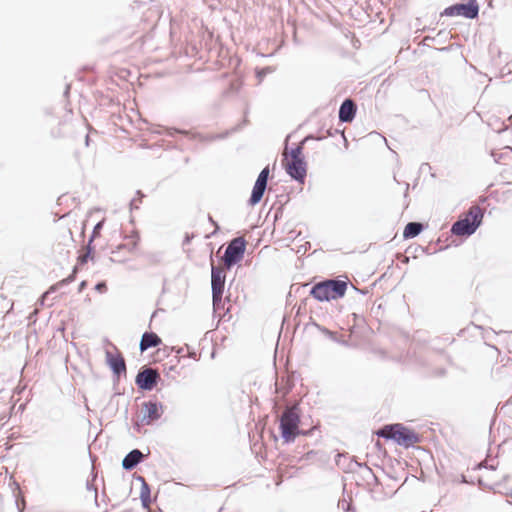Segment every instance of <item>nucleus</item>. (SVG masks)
Returning a JSON list of instances; mask_svg holds the SVG:
<instances>
[{"mask_svg":"<svg viewBox=\"0 0 512 512\" xmlns=\"http://www.w3.org/2000/svg\"><path fill=\"white\" fill-rule=\"evenodd\" d=\"M347 282L339 279H328L315 284L310 295L318 301H330L342 298L347 290Z\"/></svg>","mask_w":512,"mask_h":512,"instance_id":"nucleus-1","label":"nucleus"},{"mask_svg":"<svg viewBox=\"0 0 512 512\" xmlns=\"http://www.w3.org/2000/svg\"><path fill=\"white\" fill-rule=\"evenodd\" d=\"M377 435L385 439L394 440L398 445H402L406 448L420 441V437L417 433L402 424L386 425L378 430Z\"/></svg>","mask_w":512,"mask_h":512,"instance_id":"nucleus-2","label":"nucleus"},{"mask_svg":"<svg viewBox=\"0 0 512 512\" xmlns=\"http://www.w3.org/2000/svg\"><path fill=\"white\" fill-rule=\"evenodd\" d=\"M483 216L484 211L480 206H471L464 218L453 223L451 227L452 234L457 236H470L474 234L482 224Z\"/></svg>","mask_w":512,"mask_h":512,"instance_id":"nucleus-3","label":"nucleus"},{"mask_svg":"<svg viewBox=\"0 0 512 512\" xmlns=\"http://www.w3.org/2000/svg\"><path fill=\"white\" fill-rule=\"evenodd\" d=\"M300 415L297 412V406L286 407L280 417L281 437L285 443L294 442L300 434H306L299 429Z\"/></svg>","mask_w":512,"mask_h":512,"instance_id":"nucleus-4","label":"nucleus"},{"mask_svg":"<svg viewBox=\"0 0 512 512\" xmlns=\"http://www.w3.org/2000/svg\"><path fill=\"white\" fill-rule=\"evenodd\" d=\"M245 249L246 240L243 237H236L228 243L222 258L226 269H230L243 259Z\"/></svg>","mask_w":512,"mask_h":512,"instance_id":"nucleus-5","label":"nucleus"},{"mask_svg":"<svg viewBox=\"0 0 512 512\" xmlns=\"http://www.w3.org/2000/svg\"><path fill=\"white\" fill-rule=\"evenodd\" d=\"M479 14V5L476 0H469L467 3H457L444 9L441 15L454 17L463 16L467 19H475Z\"/></svg>","mask_w":512,"mask_h":512,"instance_id":"nucleus-6","label":"nucleus"},{"mask_svg":"<svg viewBox=\"0 0 512 512\" xmlns=\"http://www.w3.org/2000/svg\"><path fill=\"white\" fill-rule=\"evenodd\" d=\"M160 380V374L154 368L144 366L142 367L136 378L135 383L139 389L144 391H151Z\"/></svg>","mask_w":512,"mask_h":512,"instance_id":"nucleus-7","label":"nucleus"},{"mask_svg":"<svg viewBox=\"0 0 512 512\" xmlns=\"http://www.w3.org/2000/svg\"><path fill=\"white\" fill-rule=\"evenodd\" d=\"M269 178V167H265L258 175L256 182L253 186L252 193L249 199V204L254 206L258 204L267 188V182Z\"/></svg>","mask_w":512,"mask_h":512,"instance_id":"nucleus-8","label":"nucleus"},{"mask_svg":"<svg viewBox=\"0 0 512 512\" xmlns=\"http://www.w3.org/2000/svg\"><path fill=\"white\" fill-rule=\"evenodd\" d=\"M286 173L295 181L303 184L307 175L305 159L290 160L285 165Z\"/></svg>","mask_w":512,"mask_h":512,"instance_id":"nucleus-9","label":"nucleus"},{"mask_svg":"<svg viewBox=\"0 0 512 512\" xmlns=\"http://www.w3.org/2000/svg\"><path fill=\"white\" fill-rule=\"evenodd\" d=\"M225 280H226V273H225L224 268L212 265V267H211V289H212V294H215L216 297L219 295H223Z\"/></svg>","mask_w":512,"mask_h":512,"instance_id":"nucleus-10","label":"nucleus"},{"mask_svg":"<svg viewBox=\"0 0 512 512\" xmlns=\"http://www.w3.org/2000/svg\"><path fill=\"white\" fill-rule=\"evenodd\" d=\"M163 406L155 401H147L143 403V421L149 424L161 418Z\"/></svg>","mask_w":512,"mask_h":512,"instance_id":"nucleus-11","label":"nucleus"},{"mask_svg":"<svg viewBox=\"0 0 512 512\" xmlns=\"http://www.w3.org/2000/svg\"><path fill=\"white\" fill-rule=\"evenodd\" d=\"M106 361L110 369L116 376H120L126 373V363L123 356L120 353L114 355L110 351H106Z\"/></svg>","mask_w":512,"mask_h":512,"instance_id":"nucleus-12","label":"nucleus"},{"mask_svg":"<svg viewBox=\"0 0 512 512\" xmlns=\"http://www.w3.org/2000/svg\"><path fill=\"white\" fill-rule=\"evenodd\" d=\"M357 106L351 99H345L339 108L338 117L340 122L349 123L351 122L356 114Z\"/></svg>","mask_w":512,"mask_h":512,"instance_id":"nucleus-13","label":"nucleus"},{"mask_svg":"<svg viewBox=\"0 0 512 512\" xmlns=\"http://www.w3.org/2000/svg\"><path fill=\"white\" fill-rule=\"evenodd\" d=\"M143 458L144 455L139 449H133L122 460V467L126 471H131L142 462Z\"/></svg>","mask_w":512,"mask_h":512,"instance_id":"nucleus-14","label":"nucleus"},{"mask_svg":"<svg viewBox=\"0 0 512 512\" xmlns=\"http://www.w3.org/2000/svg\"><path fill=\"white\" fill-rule=\"evenodd\" d=\"M161 338L154 332H145L140 340L139 348L141 352L149 348L157 347L161 344Z\"/></svg>","mask_w":512,"mask_h":512,"instance_id":"nucleus-15","label":"nucleus"},{"mask_svg":"<svg viewBox=\"0 0 512 512\" xmlns=\"http://www.w3.org/2000/svg\"><path fill=\"white\" fill-rule=\"evenodd\" d=\"M423 224L420 222H409L403 231L404 239H411L418 236L423 231Z\"/></svg>","mask_w":512,"mask_h":512,"instance_id":"nucleus-16","label":"nucleus"},{"mask_svg":"<svg viewBox=\"0 0 512 512\" xmlns=\"http://www.w3.org/2000/svg\"><path fill=\"white\" fill-rule=\"evenodd\" d=\"M137 479L141 482L140 500L142 502V506L144 508H148L151 504L150 487L144 477L139 476Z\"/></svg>","mask_w":512,"mask_h":512,"instance_id":"nucleus-17","label":"nucleus"},{"mask_svg":"<svg viewBox=\"0 0 512 512\" xmlns=\"http://www.w3.org/2000/svg\"><path fill=\"white\" fill-rule=\"evenodd\" d=\"M77 272H78V267L75 266L73 268L72 273L67 278L59 281L58 283H56L55 285H53L49 288V290L43 295V299L46 298L50 293L55 292L57 289L73 282L75 280V276H76Z\"/></svg>","mask_w":512,"mask_h":512,"instance_id":"nucleus-18","label":"nucleus"},{"mask_svg":"<svg viewBox=\"0 0 512 512\" xmlns=\"http://www.w3.org/2000/svg\"><path fill=\"white\" fill-rule=\"evenodd\" d=\"M229 132L224 134H210V135H202L199 133H190L189 138L193 140H199L201 142H212L215 140L223 139L228 135Z\"/></svg>","mask_w":512,"mask_h":512,"instance_id":"nucleus-19","label":"nucleus"},{"mask_svg":"<svg viewBox=\"0 0 512 512\" xmlns=\"http://www.w3.org/2000/svg\"><path fill=\"white\" fill-rule=\"evenodd\" d=\"M308 139H310V136L306 137V138H305V139L300 143V145H298L297 147L293 148V149L290 151V158H291V160L304 159V157L302 156L303 144H304Z\"/></svg>","mask_w":512,"mask_h":512,"instance_id":"nucleus-20","label":"nucleus"},{"mask_svg":"<svg viewBox=\"0 0 512 512\" xmlns=\"http://www.w3.org/2000/svg\"><path fill=\"white\" fill-rule=\"evenodd\" d=\"M128 238L130 241L127 244L119 245L118 249L127 248L129 250V252H133L136 249L138 240H139L138 235L133 234V235L129 236Z\"/></svg>","mask_w":512,"mask_h":512,"instance_id":"nucleus-21","label":"nucleus"},{"mask_svg":"<svg viewBox=\"0 0 512 512\" xmlns=\"http://www.w3.org/2000/svg\"><path fill=\"white\" fill-rule=\"evenodd\" d=\"M86 248H87L86 253H85V254H83V255H80V256L78 257V264H80V265H83V264L87 263L88 259H92V260H93V256H92V250H93V248H92V244L87 243V247H86Z\"/></svg>","mask_w":512,"mask_h":512,"instance_id":"nucleus-22","label":"nucleus"},{"mask_svg":"<svg viewBox=\"0 0 512 512\" xmlns=\"http://www.w3.org/2000/svg\"><path fill=\"white\" fill-rule=\"evenodd\" d=\"M222 296L223 295H219L216 297L215 294H212L213 309L215 313L224 307Z\"/></svg>","mask_w":512,"mask_h":512,"instance_id":"nucleus-23","label":"nucleus"},{"mask_svg":"<svg viewBox=\"0 0 512 512\" xmlns=\"http://www.w3.org/2000/svg\"><path fill=\"white\" fill-rule=\"evenodd\" d=\"M166 132V135L169 136V137H174L175 134L179 133V134H182V135H186V136H190V132L187 131V130H179V129H176V128H167L165 130Z\"/></svg>","mask_w":512,"mask_h":512,"instance_id":"nucleus-24","label":"nucleus"},{"mask_svg":"<svg viewBox=\"0 0 512 512\" xmlns=\"http://www.w3.org/2000/svg\"><path fill=\"white\" fill-rule=\"evenodd\" d=\"M102 226H103V222H102V221L98 222V223L94 226V229H93L92 235H91V237H90V239H89L88 243L92 244V242H93L94 238H95V237L100 233V230H101Z\"/></svg>","mask_w":512,"mask_h":512,"instance_id":"nucleus-25","label":"nucleus"},{"mask_svg":"<svg viewBox=\"0 0 512 512\" xmlns=\"http://www.w3.org/2000/svg\"><path fill=\"white\" fill-rule=\"evenodd\" d=\"M271 72H272V69L270 67H265V68H263L261 70H258L257 73H256V76L259 79V81H262L263 77L266 74L271 73Z\"/></svg>","mask_w":512,"mask_h":512,"instance_id":"nucleus-26","label":"nucleus"},{"mask_svg":"<svg viewBox=\"0 0 512 512\" xmlns=\"http://www.w3.org/2000/svg\"><path fill=\"white\" fill-rule=\"evenodd\" d=\"M15 504H16L19 512H22L24 507H25V500H24V498L22 497L21 499H19V497L16 496Z\"/></svg>","mask_w":512,"mask_h":512,"instance_id":"nucleus-27","label":"nucleus"},{"mask_svg":"<svg viewBox=\"0 0 512 512\" xmlns=\"http://www.w3.org/2000/svg\"><path fill=\"white\" fill-rule=\"evenodd\" d=\"M95 289L100 293H104L107 290V285L105 282H99L95 285Z\"/></svg>","mask_w":512,"mask_h":512,"instance_id":"nucleus-28","label":"nucleus"},{"mask_svg":"<svg viewBox=\"0 0 512 512\" xmlns=\"http://www.w3.org/2000/svg\"><path fill=\"white\" fill-rule=\"evenodd\" d=\"M137 202V199L136 198H133L131 201H130V207L131 209H138V205L136 204Z\"/></svg>","mask_w":512,"mask_h":512,"instance_id":"nucleus-29","label":"nucleus"},{"mask_svg":"<svg viewBox=\"0 0 512 512\" xmlns=\"http://www.w3.org/2000/svg\"><path fill=\"white\" fill-rule=\"evenodd\" d=\"M86 285H87V282H86V281H82V282L79 284L78 291H79V292H82V291L85 289Z\"/></svg>","mask_w":512,"mask_h":512,"instance_id":"nucleus-30","label":"nucleus"},{"mask_svg":"<svg viewBox=\"0 0 512 512\" xmlns=\"http://www.w3.org/2000/svg\"><path fill=\"white\" fill-rule=\"evenodd\" d=\"M492 156L494 157V161L496 163L500 162V159H501V155H497L496 153L492 152Z\"/></svg>","mask_w":512,"mask_h":512,"instance_id":"nucleus-31","label":"nucleus"},{"mask_svg":"<svg viewBox=\"0 0 512 512\" xmlns=\"http://www.w3.org/2000/svg\"><path fill=\"white\" fill-rule=\"evenodd\" d=\"M408 190H409V183H405V193H404L405 197H407V195H408Z\"/></svg>","mask_w":512,"mask_h":512,"instance_id":"nucleus-32","label":"nucleus"},{"mask_svg":"<svg viewBox=\"0 0 512 512\" xmlns=\"http://www.w3.org/2000/svg\"><path fill=\"white\" fill-rule=\"evenodd\" d=\"M349 508H350V504H349V503H347V504H344V503H343V504H342V509H343V510L347 511Z\"/></svg>","mask_w":512,"mask_h":512,"instance_id":"nucleus-33","label":"nucleus"},{"mask_svg":"<svg viewBox=\"0 0 512 512\" xmlns=\"http://www.w3.org/2000/svg\"><path fill=\"white\" fill-rule=\"evenodd\" d=\"M349 508H350V504H349V503H347V504H344V503H343V504H342V509H343V510L347 511Z\"/></svg>","mask_w":512,"mask_h":512,"instance_id":"nucleus-34","label":"nucleus"},{"mask_svg":"<svg viewBox=\"0 0 512 512\" xmlns=\"http://www.w3.org/2000/svg\"><path fill=\"white\" fill-rule=\"evenodd\" d=\"M69 90H70V86H69V85H67V86H66V89H65V91H64V95H65V96H67V95L69 94Z\"/></svg>","mask_w":512,"mask_h":512,"instance_id":"nucleus-35","label":"nucleus"},{"mask_svg":"<svg viewBox=\"0 0 512 512\" xmlns=\"http://www.w3.org/2000/svg\"><path fill=\"white\" fill-rule=\"evenodd\" d=\"M136 194L139 196V201H141V198L144 197V194L141 191H137Z\"/></svg>","mask_w":512,"mask_h":512,"instance_id":"nucleus-36","label":"nucleus"},{"mask_svg":"<svg viewBox=\"0 0 512 512\" xmlns=\"http://www.w3.org/2000/svg\"><path fill=\"white\" fill-rule=\"evenodd\" d=\"M209 220L215 225L216 230H218L219 226L217 225V223L211 217H209Z\"/></svg>","mask_w":512,"mask_h":512,"instance_id":"nucleus-37","label":"nucleus"},{"mask_svg":"<svg viewBox=\"0 0 512 512\" xmlns=\"http://www.w3.org/2000/svg\"><path fill=\"white\" fill-rule=\"evenodd\" d=\"M325 333H326V334H328L331 338H333V339H334V337H333V333H332V332H330L329 330H327V329H326V330H325Z\"/></svg>","mask_w":512,"mask_h":512,"instance_id":"nucleus-38","label":"nucleus"},{"mask_svg":"<svg viewBox=\"0 0 512 512\" xmlns=\"http://www.w3.org/2000/svg\"><path fill=\"white\" fill-rule=\"evenodd\" d=\"M88 143H89V136L87 135L86 136V145H88Z\"/></svg>","mask_w":512,"mask_h":512,"instance_id":"nucleus-39","label":"nucleus"},{"mask_svg":"<svg viewBox=\"0 0 512 512\" xmlns=\"http://www.w3.org/2000/svg\"><path fill=\"white\" fill-rule=\"evenodd\" d=\"M16 489L18 490V492L20 493V487L18 484H16Z\"/></svg>","mask_w":512,"mask_h":512,"instance_id":"nucleus-40","label":"nucleus"}]
</instances>
